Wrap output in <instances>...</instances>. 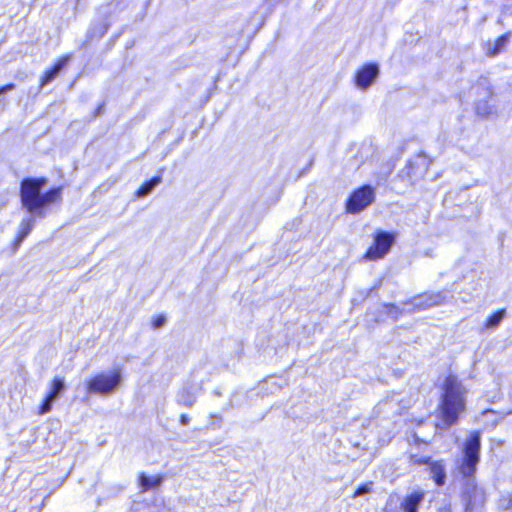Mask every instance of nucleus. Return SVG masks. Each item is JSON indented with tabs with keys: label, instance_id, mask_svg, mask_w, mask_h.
Listing matches in <instances>:
<instances>
[{
	"label": "nucleus",
	"instance_id": "a211bd4d",
	"mask_svg": "<svg viewBox=\"0 0 512 512\" xmlns=\"http://www.w3.org/2000/svg\"><path fill=\"white\" fill-rule=\"evenodd\" d=\"M444 300V297L441 294L432 295L426 298L425 302H419L415 305L423 306L424 308H428L431 306L439 305Z\"/></svg>",
	"mask_w": 512,
	"mask_h": 512
},
{
	"label": "nucleus",
	"instance_id": "f3484780",
	"mask_svg": "<svg viewBox=\"0 0 512 512\" xmlns=\"http://www.w3.org/2000/svg\"><path fill=\"white\" fill-rule=\"evenodd\" d=\"M408 461L412 465H429L432 461L430 456H419L417 454H410L408 456Z\"/></svg>",
	"mask_w": 512,
	"mask_h": 512
},
{
	"label": "nucleus",
	"instance_id": "2eb2a0df",
	"mask_svg": "<svg viewBox=\"0 0 512 512\" xmlns=\"http://www.w3.org/2000/svg\"><path fill=\"white\" fill-rule=\"evenodd\" d=\"M162 179L160 176L153 177L150 181L144 183L137 191L136 197L143 198L149 195L152 190L161 183Z\"/></svg>",
	"mask_w": 512,
	"mask_h": 512
},
{
	"label": "nucleus",
	"instance_id": "9d476101",
	"mask_svg": "<svg viewBox=\"0 0 512 512\" xmlns=\"http://www.w3.org/2000/svg\"><path fill=\"white\" fill-rule=\"evenodd\" d=\"M122 380L121 370L119 368H114L108 372L96 375L88 384H119Z\"/></svg>",
	"mask_w": 512,
	"mask_h": 512
},
{
	"label": "nucleus",
	"instance_id": "4468645a",
	"mask_svg": "<svg viewBox=\"0 0 512 512\" xmlns=\"http://www.w3.org/2000/svg\"><path fill=\"white\" fill-rule=\"evenodd\" d=\"M35 215L30 214L28 218L21 221L19 225V234L16 240V246L18 247L25 237L32 231L35 226Z\"/></svg>",
	"mask_w": 512,
	"mask_h": 512
},
{
	"label": "nucleus",
	"instance_id": "aec40b11",
	"mask_svg": "<svg viewBox=\"0 0 512 512\" xmlns=\"http://www.w3.org/2000/svg\"><path fill=\"white\" fill-rule=\"evenodd\" d=\"M116 386H88V393L108 394Z\"/></svg>",
	"mask_w": 512,
	"mask_h": 512
},
{
	"label": "nucleus",
	"instance_id": "7ed1b4c3",
	"mask_svg": "<svg viewBox=\"0 0 512 512\" xmlns=\"http://www.w3.org/2000/svg\"><path fill=\"white\" fill-rule=\"evenodd\" d=\"M466 409L464 390L461 386H443V391L437 405V418L442 428H449L456 424L460 415Z\"/></svg>",
	"mask_w": 512,
	"mask_h": 512
},
{
	"label": "nucleus",
	"instance_id": "412c9836",
	"mask_svg": "<svg viewBox=\"0 0 512 512\" xmlns=\"http://www.w3.org/2000/svg\"><path fill=\"white\" fill-rule=\"evenodd\" d=\"M167 318L165 315H158L152 318L151 324L154 330H159L165 326Z\"/></svg>",
	"mask_w": 512,
	"mask_h": 512
},
{
	"label": "nucleus",
	"instance_id": "423d86ee",
	"mask_svg": "<svg viewBox=\"0 0 512 512\" xmlns=\"http://www.w3.org/2000/svg\"><path fill=\"white\" fill-rule=\"evenodd\" d=\"M379 74V67L376 64L362 66L355 75V84L358 88L366 90L374 82Z\"/></svg>",
	"mask_w": 512,
	"mask_h": 512
},
{
	"label": "nucleus",
	"instance_id": "b1692460",
	"mask_svg": "<svg viewBox=\"0 0 512 512\" xmlns=\"http://www.w3.org/2000/svg\"><path fill=\"white\" fill-rule=\"evenodd\" d=\"M180 421H181L182 424L187 425L189 423V418H188L187 415L183 414V415L180 416Z\"/></svg>",
	"mask_w": 512,
	"mask_h": 512
},
{
	"label": "nucleus",
	"instance_id": "5701e85b",
	"mask_svg": "<svg viewBox=\"0 0 512 512\" xmlns=\"http://www.w3.org/2000/svg\"><path fill=\"white\" fill-rule=\"evenodd\" d=\"M14 87H15V85H14V84H8V85H5V86L1 87V88H0V95H2V94H4V93H6V92H8V91L13 90V89H14Z\"/></svg>",
	"mask_w": 512,
	"mask_h": 512
},
{
	"label": "nucleus",
	"instance_id": "ddd939ff",
	"mask_svg": "<svg viewBox=\"0 0 512 512\" xmlns=\"http://www.w3.org/2000/svg\"><path fill=\"white\" fill-rule=\"evenodd\" d=\"M510 39V34H504L497 38L494 42L487 43L486 54L490 57L499 54L507 45Z\"/></svg>",
	"mask_w": 512,
	"mask_h": 512
},
{
	"label": "nucleus",
	"instance_id": "dca6fc26",
	"mask_svg": "<svg viewBox=\"0 0 512 512\" xmlns=\"http://www.w3.org/2000/svg\"><path fill=\"white\" fill-rule=\"evenodd\" d=\"M505 315V310H500L495 313H493L491 316L488 317L486 320L484 327L485 329H494L496 328L502 321Z\"/></svg>",
	"mask_w": 512,
	"mask_h": 512
},
{
	"label": "nucleus",
	"instance_id": "1a4fd4ad",
	"mask_svg": "<svg viewBox=\"0 0 512 512\" xmlns=\"http://www.w3.org/2000/svg\"><path fill=\"white\" fill-rule=\"evenodd\" d=\"M431 478L436 486L442 487L446 483V469L443 460H432L428 465Z\"/></svg>",
	"mask_w": 512,
	"mask_h": 512
},
{
	"label": "nucleus",
	"instance_id": "f8f14e48",
	"mask_svg": "<svg viewBox=\"0 0 512 512\" xmlns=\"http://www.w3.org/2000/svg\"><path fill=\"white\" fill-rule=\"evenodd\" d=\"M64 386H53L51 391L46 395L38 407V414L43 415L48 413L52 408V402L59 395Z\"/></svg>",
	"mask_w": 512,
	"mask_h": 512
},
{
	"label": "nucleus",
	"instance_id": "393cba45",
	"mask_svg": "<svg viewBox=\"0 0 512 512\" xmlns=\"http://www.w3.org/2000/svg\"><path fill=\"white\" fill-rule=\"evenodd\" d=\"M53 384L60 385V384H62V382H60V381H55Z\"/></svg>",
	"mask_w": 512,
	"mask_h": 512
},
{
	"label": "nucleus",
	"instance_id": "9b49d317",
	"mask_svg": "<svg viewBox=\"0 0 512 512\" xmlns=\"http://www.w3.org/2000/svg\"><path fill=\"white\" fill-rule=\"evenodd\" d=\"M69 58V56L61 57L59 61L56 63V65L44 74L41 80V87H44L59 75L61 70L66 66L67 62L69 61Z\"/></svg>",
	"mask_w": 512,
	"mask_h": 512
},
{
	"label": "nucleus",
	"instance_id": "20e7f679",
	"mask_svg": "<svg viewBox=\"0 0 512 512\" xmlns=\"http://www.w3.org/2000/svg\"><path fill=\"white\" fill-rule=\"evenodd\" d=\"M375 198V193L372 187L363 186L354 191L346 204V210L351 214H358L367 208Z\"/></svg>",
	"mask_w": 512,
	"mask_h": 512
},
{
	"label": "nucleus",
	"instance_id": "6e6552de",
	"mask_svg": "<svg viewBox=\"0 0 512 512\" xmlns=\"http://www.w3.org/2000/svg\"><path fill=\"white\" fill-rule=\"evenodd\" d=\"M425 497L423 491H413L406 495L400 503V508L403 512H418L419 506Z\"/></svg>",
	"mask_w": 512,
	"mask_h": 512
},
{
	"label": "nucleus",
	"instance_id": "f03ea898",
	"mask_svg": "<svg viewBox=\"0 0 512 512\" xmlns=\"http://www.w3.org/2000/svg\"><path fill=\"white\" fill-rule=\"evenodd\" d=\"M46 180L26 179L21 185V202L22 206L30 214L44 217L43 209L49 204L55 203L61 199L62 188L57 187L51 189L45 194H41V189L45 185Z\"/></svg>",
	"mask_w": 512,
	"mask_h": 512
},
{
	"label": "nucleus",
	"instance_id": "0eeeda50",
	"mask_svg": "<svg viewBox=\"0 0 512 512\" xmlns=\"http://www.w3.org/2000/svg\"><path fill=\"white\" fill-rule=\"evenodd\" d=\"M163 474H156L149 476L144 472H140L137 475V484L141 493L148 492L150 490L158 489L164 481Z\"/></svg>",
	"mask_w": 512,
	"mask_h": 512
},
{
	"label": "nucleus",
	"instance_id": "6ab92c4d",
	"mask_svg": "<svg viewBox=\"0 0 512 512\" xmlns=\"http://www.w3.org/2000/svg\"><path fill=\"white\" fill-rule=\"evenodd\" d=\"M372 482L360 484L353 492L352 497L356 498L371 491Z\"/></svg>",
	"mask_w": 512,
	"mask_h": 512
},
{
	"label": "nucleus",
	"instance_id": "4be33fe9",
	"mask_svg": "<svg viewBox=\"0 0 512 512\" xmlns=\"http://www.w3.org/2000/svg\"><path fill=\"white\" fill-rule=\"evenodd\" d=\"M386 307L388 308V312H387V313H388L389 315L393 316V317H397V316H398V314L400 313V312H399V310H398V308H397V307H395V306H394V305H392V304L386 305Z\"/></svg>",
	"mask_w": 512,
	"mask_h": 512
},
{
	"label": "nucleus",
	"instance_id": "39448f33",
	"mask_svg": "<svg viewBox=\"0 0 512 512\" xmlns=\"http://www.w3.org/2000/svg\"><path fill=\"white\" fill-rule=\"evenodd\" d=\"M395 238L387 232H379L374 238V243L369 247L365 254V258L375 261L384 258L390 251Z\"/></svg>",
	"mask_w": 512,
	"mask_h": 512
},
{
	"label": "nucleus",
	"instance_id": "f257e3e1",
	"mask_svg": "<svg viewBox=\"0 0 512 512\" xmlns=\"http://www.w3.org/2000/svg\"><path fill=\"white\" fill-rule=\"evenodd\" d=\"M460 457L454 461V473L465 481L461 500L466 511H473L477 506H482L486 500V493L475 482L477 468L481 459V437L477 430L471 431L465 438Z\"/></svg>",
	"mask_w": 512,
	"mask_h": 512
}]
</instances>
